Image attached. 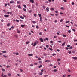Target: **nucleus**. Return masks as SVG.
<instances>
[{
	"mask_svg": "<svg viewBox=\"0 0 77 77\" xmlns=\"http://www.w3.org/2000/svg\"><path fill=\"white\" fill-rule=\"evenodd\" d=\"M37 44H38V41L36 40L35 42H34V45H33V46L34 47H35L36 46V45H37Z\"/></svg>",
	"mask_w": 77,
	"mask_h": 77,
	"instance_id": "nucleus-1",
	"label": "nucleus"
},
{
	"mask_svg": "<svg viewBox=\"0 0 77 77\" xmlns=\"http://www.w3.org/2000/svg\"><path fill=\"white\" fill-rule=\"evenodd\" d=\"M1 77H7L6 75H3V73H2L1 74Z\"/></svg>",
	"mask_w": 77,
	"mask_h": 77,
	"instance_id": "nucleus-2",
	"label": "nucleus"
},
{
	"mask_svg": "<svg viewBox=\"0 0 77 77\" xmlns=\"http://www.w3.org/2000/svg\"><path fill=\"white\" fill-rule=\"evenodd\" d=\"M46 12H49V8L48 7H47L46 8Z\"/></svg>",
	"mask_w": 77,
	"mask_h": 77,
	"instance_id": "nucleus-3",
	"label": "nucleus"
},
{
	"mask_svg": "<svg viewBox=\"0 0 77 77\" xmlns=\"http://www.w3.org/2000/svg\"><path fill=\"white\" fill-rule=\"evenodd\" d=\"M28 56H33V54H28Z\"/></svg>",
	"mask_w": 77,
	"mask_h": 77,
	"instance_id": "nucleus-4",
	"label": "nucleus"
},
{
	"mask_svg": "<svg viewBox=\"0 0 77 77\" xmlns=\"http://www.w3.org/2000/svg\"><path fill=\"white\" fill-rule=\"evenodd\" d=\"M4 17L5 18H7V17H9V15L5 14L4 15Z\"/></svg>",
	"mask_w": 77,
	"mask_h": 77,
	"instance_id": "nucleus-5",
	"label": "nucleus"
},
{
	"mask_svg": "<svg viewBox=\"0 0 77 77\" xmlns=\"http://www.w3.org/2000/svg\"><path fill=\"white\" fill-rule=\"evenodd\" d=\"M40 40L41 42H43V39L42 38H40Z\"/></svg>",
	"mask_w": 77,
	"mask_h": 77,
	"instance_id": "nucleus-6",
	"label": "nucleus"
},
{
	"mask_svg": "<svg viewBox=\"0 0 77 77\" xmlns=\"http://www.w3.org/2000/svg\"><path fill=\"white\" fill-rule=\"evenodd\" d=\"M17 6L18 7V8L20 9H21V6H20V5H17Z\"/></svg>",
	"mask_w": 77,
	"mask_h": 77,
	"instance_id": "nucleus-7",
	"label": "nucleus"
},
{
	"mask_svg": "<svg viewBox=\"0 0 77 77\" xmlns=\"http://www.w3.org/2000/svg\"><path fill=\"white\" fill-rule=\"evenodd\" d=\"M30 2H31L32 3H34V1L33 0H30Z\"/></svg>",
	"mask_w": 77,
	"mask_h": 77,
	"instance_id": "nucleus-8",
	"label": "nucleus"
},
{
	"mask_svg": "<svg viewBox=\"0 0 77 77\" xmlns=\"http://www.w3.org/2000/svg\"><path fill=\"white\" fill-rule=\"evenodd\" d=\"M2 71H3V72H5V69L4 68L2 69Z\"/></svg>",
	"mask_w": 77,
	"mask_h": 77,
	"instance_id": "nucleus-9",
	"label": "nucleus"
},
{
	"mask_svg": "<svg viewBox=\"0 0 77 77\" xmlns=\"http://www.w3.org/2000/svg\"><path fill=\"white\" fill-rule=\"evenodd\" d=\"M66 42H65L64 43H63L62 45V46H64L65 45V44Z\"/></svg>",
	"mask_w": 77,
	"mask_h": 77,
	"instance_id": "nucleus-10",
	"label": "nucleus"
},
{
	"mask_svg": "<svg viewBox=\"0 0 77 77\" xmlns=\"http://www.w3.org/2000/svg\"><path fill=\"white\" fill-rule=\"evenodd\" d=\"M14 1H10V3H11V4H12V3H14Z\"/></svg>",
	"mask_w": 77,
	"mask_h": 77,
	"instance_id": "nucleus-11",
	"label": "nucleus"
},
{
	"mask_svg": "<svg viewBox=\"0 0 77 77\" xmlns=\"http://www.w3.org/2000/svg\"><path fill=\"white\" fill-rule=\"evenodd\" d=\"M43 8L44 9H45V8H46V7L44 6V5H43Z\"/></svg>",
	"mask_w": 77,
	"mask_h": 77,
	"instance_id": "nucleus-12",
	"label": "nucleus"
},
{
	"mask_svg": "<svg viewBox=\"0 0 77 77\" xmlns=\"http://www.w3.org/2000/svg\"><path fill=\"white\" fill-rule=\"evenodd\" d=\"M20 18H21V19H24V18L22 16H20Z\"/></svg>",
	"mask_w": 77,
	"mask_h": 77,
	"instance_id": "nucleus-13",
	"label": "nucleus"
},
{
	"mask_svg": "<svg viewBox=\"0 0 77 77\" xmlns=\"http://www.w3.org/2000/svg\"><path fill=\"white\" fill-rule=\"evenodd\" d=\"M54 9L53 8H50V10L51 11H54Z\"/></svg>",
	"mask_w": 77,
	"mask_h": 77,
	"instance_id": "nucleus-14",
	"label": "nucleus"
},
{
	"mask_svg": "<svg viewBox=\"0 0 77 77\" xmlns=\"http://www.w3.org/2000/svg\"><path fill=\"white\" fill-rule=\"evenodd\" d=\"M72 59H75V60H76L77 59V57H73Z\"/></svg>",
	"mask_w": 77,
	"mask_h": 77,
	"instance_id": "nucleus-15",
	"label": "nucleus"
},
{
	"mask_svg": "<svg viewBox=\"0 0 77 77\" xmlns=\"http://www.w3.org/2000/svg\"><path fill=\"white\" fill-rule=\"evenodd\" d=\"M2 53H6V51H2Z\"/></svg>",
	"mask_w": 77,
	"mask_h": 77,
	"instance_id": "nucleus-16",
	"label": "nucleus"
},
{
	"mask_svg": "<svg viewBox=\"0 0 77 77\" xmlns=\"http://www.w3.org/2000/svg\"><path fill=\"white\" fill-rule=\"evenodd\" d=\"M25 26V25H21V27H22L23 28V27H24Z\"/></svg>",
	"mask_w": 77,
	"mask_h": 77,
	"instance_id": "nucleus-17",
	"label": "nucleus"
},
{
	"mask_svg": "<svg viewBox=\"0 0 77 77\" xmlns=\"http://www.w3.org/2000/svg\"><path fill=\"white\" fill-rule=\"evenodd\" d=\"M42 65H40V66H38V68H41V67H42Z\"/></svg>",
	"mask_w": 77,
	"mask_h": 77,
	"instance_id": "nucleus-18",
	"label": "nucleus"
},
{
	"mask_svg": "<svg viewBox=\"0 0 77 77\" xmlns=\"http://www.w3.org/2000/svg\"><path fill=\"white\" fill-rule=\"evenodd\" d=\"M11 67V66H10L7 65L6 66L7 68H10Z\"/></svg>",
	"mask_w": 77,
	"mask_h": 77,
	"instance_id": "nucleus-19",
	"label": "nucleus"
},
{
	"mask_svg": "<svg viewBox=\"0 0 77 77\" xmlns=\"http://www.w3.org/2000/svg\"><path fill=\"white\" fill-rule=\"evenodd\" d=\"M8 76H9V77H10V76H11V74H10V73H8Z\"/></svg>",
	"mask_w": 77,
	"mask_h": 77,
	"instance_id": "nucleus-20",
	"label": "nucleus"
},
{
	"mask_svg": "<svg viewBox=\"0 0 77 77\" xmlns=\"http://www.w3.org/2000/svg\"><path fill=\"white\" fill-rule=\"evenodd\" d=\"M62 36H63V37H66V35L64 34H63Z\"/></svg>",
	"mask_w": 77,
	"mask_h": 77,
	"instance_id": "nucleus-21",
	"label": "nucleus"
},
{
	"mask_svg": "<svg viewBox=\"0 0 77 77\" xmlns=\"http://www.w3.org/2000/svg\"><path fill=\"white\" fill-rule=\"evenodd\" d=\"M16 55H19V54L18 52H16L15 53Z\"/></svg>",
	"mask_w": 77,
	"mask_h": 77,
	"instance_id": "nucleus-22",
	"label": "nucleus"
},
{
	"mask_svg": "<svg viewBox=\"0 0 77 77\" xmlns=\"http://www.w3.org/2000/svg\"><path fill=\"white\" fill-rule=\"evenodd\" d=\"M35 5H36V6H39V5H38V3H35Z\"/></svg>",
	"mask_w": 77,
	"mask_h": 77,
	"instance_id": "nucleus-23",
	"label": "nucleus"
},
{
	"mask_svg": "<svg viewBox=\"0 0 77 77\" xmlns=\"http://www.w3.org/2000/svg\"><path fill=\"white\" fill-rule=\"evenodd\" d=\"M38 15H39V17H41V14H38Z\"/></svg>",
	"mask_w": 77,
	"mask_h": 77,
	"instance_id": "nucleus-24",
	"label": "nucleus"
},
{
	"mask_svg": "<svg viewBox=\"0 0 77 77\" xmlns=\"http://www.w3.org/2000/svg\"><path fill=\"white\" fill-rule=\"evenodd\" d=\"M34 17H37V15L36 14H34Z\"/></svg>",
	"mask_w": 77,
	"mask_h": 77,
	"instance_id": "nucleus-25",
	"label": "nucleus"
},
{
	"mask_svg": "<svg viewBox=\"0 0 77 77\" xmlns=\"http://www.w3.org/2000/svg\"><path fill=\"white\" fill-rule=\"evenodd\" d=\"M45 62H50V60H46L45 61Z\"/></svg>",
	"mask_w": 77,
	"mask_h": 77,
	"instance_id": "nucleus-26",
	"label": "nucleus"
},
{
	"mask_svg": "<svg viewBox=\"0 0 77 77\" xmlns=\"http://www.w3.org/2000/svg\"><path fill=\"white\" fill-rule=\"evenodd\" d=\"M29 43H30V42H26V44H29Z\"/></svg>",
	"mask_w": 77,
	"mask_h": 77,
	"instance_id": "nucleus-27",
	"label": "nucleus"
},
{
	"mask_svg": "<svg viewBox=\"0 0 77 77\" xmlns=\"http://www.w3.org/2000/svg\"><path fill=\"white\" fill-rule=\"evenodd\" d=\"M3 57H5V58H6V57H7V56H6L5 55H3Z\"/></svg>",
	"mask_w": 77,
	"mask_h": 77,
	"instance_id": "nucleus-28",
	"label": "nucleus"
},
{
	"mask_svg": "<svg viewBox=\"0 0 77 77\" xmlns=\"http://www.w3.org/2000/svg\"><path fill=\"white\" fill-rule=\"evenodd\" d=\"M61 9H62V10H63V9H64V8H63V7H61L60 8Z\"/></svg>",
	"mask_w": 77,
	"mask_h": 77,
	"instance_id": "nucleus-29",
	"label": "nucleus"
},
{
	"mask_svg": "<svg viewBox=\"0 0 77 77\" xmlns=\"http://www.w3.org/2000/svg\"><path fill=\"white\" fill-rule=\"evenodd\" d=\"M40 20L41 22V21H42V17H40Z\"/></svg>",
	"mask_w": 77,
	"mask_h": 77,
	"instance_id": "nucleus-30",
	"label": "nucleus"
},
{
	"mask_svg": "<svg viewBox=\"0 0 77 77\" xmlns=\"http://www.w3.org/2000/svg\"><path fill=\"white\" fill-rule=\"evenodd\" d=\"M69 49H70L71 50V49H72V46L70 47H69Z\"/></svg>",
	"mask_w": 77,
	"mask_h": 77,
	"instance_id": "nucleus-31",
	"label": "nucleus"
},
{
	"mask_svg": "<svg viewBox=\"0 0 77 77\" xmlns=\"http://www.w3.org/2000/svg\"><path fill=\"white\" fill-rule=\"evenodd\" d=\"M23 10L24 11H26V10L24 8H23Z\"/></svg>",
	"mask_w": 77,
	"mask_h": 77,
	"instance_id": "nucleus-32",
	"label": "nucleus"
},
{
	"mask_svg": "<svg viewBox=\"0 0 77 77\" xmlns=\"http://www.w3.org/2000/svg\"><path fill=\"white\" fill-rule=\"evenodd\" d=\"M20 32H21V31H18L17 32V33H20Z\"/></svg>",
	"mask_w": 77,
	"mask_h": 77,
	"instance_id": "nucleus-33",
	"label": "nucleus"
},
{
	"mask_svg": "<svg viewBox=\"0 0 77 77\" xmlns=\"http://www.w3.org/2000/svg\"><path fill=\"white\" fill-rule=\"evenodd\" d=\"M53 71L54 72H57V70L56 69H54L53 70Z\"/></svg>",
	"mask_w": 77,
	"mask_h": 77,
	"instance_id": "nucleus-34",
	"label": "nucleus"
},
{
	"mask_svg": "<svg viewBox=\"0 0 77 77\" xmlns=\"http://www.w3.org/2000/svg\"><path fill=\"white\" fill-rule=\"evenodd\" d=\"M72 52L71 51H68V53H69V54H71V53Z\"/></svg>",
	"mask_w": 77,
	"mask_h": 77,
	"instance_id": "nucleus-35",
	"label": "nucleus"
},
{
	"mask_svg": "<svg viewBox=\"0 0 77 77\" xmlns=\"http://www.w3.org/2000/svg\"><path fill=\"white\" fill-rule=\"evenodd\" d=\"M20 3V2L19 1H17V4H19V3Z\"/></svg>",
	"mask_w": 77,
	"mask_h": 77,
	"instance_id": "nucleus-36",
	"label": "nucleus"
},
{
	"mask_svg": "<svg viewBox=\"0 0 77 77\" xmlns=\"http://www.w3.org/2000/svg\"><path fill=\"white\" fill-rule=\"evenodd\" d=\"M68 33H71V30H68Z\"/></svg>",
	"mask_w": 77,
	"mask_h": 77,
	"instance_id": "nucleus-37",
	"label": "nucleus"
},
{
	"mask_svg": "<svg viewBox=\"0 0 77 77\" xmlns=\"http://www.w3.org/2000/svg\"><path fill=\"white\" fill-rule=\"evenodd\" d=\"M32 23H33L34 24H35L36 23V22L35 21H32Z\"/></svg>",
	"mask_w": 77,
	"mask_h": 77,
	"instance_id": "nucleus-38",
	"label": "nucleus"
},
{
	"mask_svg": "<svg viewBox=\"0 0 77 77\" xmlns=\"http://www.w3.org/2000/svg\"><path fill=\"white\" fill-rule=\"evenodd\" d=\"M36 29H39V27H38V25H36Z\"/></svg>",
	"mask_w": 77,
	"mask_h": 77,
	"instance_id": "nucleus-39",
	"label": "nucleus"
},
{
	"mask_svg": "<svg viewBox=\"0 0 77 77\" xmlns=\"http://www.w3.org/2000/svg\"><path fill=\"white\" fill-rule=\"evenodd\" d=\"M49 49L50 50H51V51H52V50H53V49L51 48H49Z\"/></svg>",
	"mask_w": 77,
	"mask_h": 77,
	"instance_id": "nucleus-40",
	"label": "nucleus"
},
{
	"mask_svg": "<svg viewBox=\"0 0 77 77\" xmlns=\"http://www.w3.org/2000/svg\"><path fill=\"white\" fill-rule=\"evenodd\" d=\"M23 6L24 8H26V5H23Z\"/></svg>",
	"mask_w": 77,
	"mask_h": 77,
	"instance_id": "nucleus-41",
	"label": "nucleus"
},
{
	"mask_svg": "<svg viewBox=\"0 0 77 77\" xmlns=\"http://www.w3.org/2000/svg\"><path fill=\"white\" fill-rule=\"evenodd\" d=\"M62 21H63V19H61L60 20V22H62Z\"/></svg>",
	"mask_w": 77,
	"mask_h": 77,
	"instance_id": "nucleus-42",
	"label": "nucleus"
},
{
	"mask_svg": "<svg viewBox=\"0 0 77 77\" xmlns=\"http://www.w3.org/2000/svg\"><path fill=\"white\" fill-rule=\"evenodd\" d=\"M14 37H15V38H18V36L17 35H15Z\"/></svg>",
	"mask_w": 77,
	"mask_h": 77,
	"instance_id": "nucleus-43",
	"label": "nucleus"
},
{
	"mask_svg": "<svg viewBox=\"0 0 77 77\" xmlns=\"http://www.w3.org/2000/svg\"><path fill=\"white\" fill-rule=\"evenodd\" d=\"M30 66H33V64H30Z\"/></svg>",
	"mask_w": 77,
	"mask_h": 77,
	"instance_id": "nucleus-44",
	"label": "nucleus"
},
{
	"mask_svg": "<svg viewBox=\"0 0 77 77\" xmlns=\"http://www.w3.org/2000/svg\"><path fill=\"white\" fill-rule=\"evenodd\" d=\"M16 22H17V23H18V22H19V20H16Z\"/></svg>",
	"mask_w": 77,
	"mask_h": 77,
	"instance_id": "nucleus-45",
	"label": "nucleus"
},
{
	"mask_svg": "<svg viewBox=\"0 0 77 77\" xmlns=\"http://www.w3.org/2000/svg\"><path fill=\"white\" fill-rule=\"evenodd\" d=\"M43 55L44 56H47V54H46V53H44V54Z\"/></svg>",
	"mask_w": 77,
	"mask_h": 77,
	"instance_id": "nucleus-46",
	"label": "nucleus"
},
{
	"mask_svg": "<svg viewBox=\"0 0 77 77\" xmlns=\"http://www.w3.org/2000/svg\"><path fill=\"white\" fill-rule=\"evenodd\" d=\"M55 55H56V54H52V56H55Z\"/></svg>",
	"mask_w": 77,
	"mask_h": 77,
	"instance_id": "nucleus-47",
	"label": "nucleus"
},
{
	"mask_svg": "<svg viewBox=\"0 0 77 77\" xmlns=\"http://www.w3.org/2000/svg\"><path fill=\"white\" fill-rule=\"evenodd\" d=\"M72 5H74V2H72Z\"/></svg>",
	"mask_w": 77,
	"mask_h": 77,
	"instance_id": "nucleus-48",
	"label": "nucleus"
},
{
	"mask_svg": "<svg viewBox=\"0 0 77 77\" xmlns=\"http://www.w3.org/2000/svg\"><path fill=\"white\" fill-rule=\"evenodd\" d=\"M5 7H6V6H7V4H5Z\"/></svg>",
	"mask_w": 77,
	"mask_h": 77,
	"instance_id": "nucleus-49",
	"label": "nucleus"
},
{
	"mask_svg": "<svg viewBox=\"0 0 77 77\" xmlns=\"http://www.w3.org/2000/svg\"><path fill=\"white\" fill-rule=\"evenodd\" d=\"M38 60H41V58L40 57L38 58Z\"/></svg>",
	"mask_w": 77,
	"mask_h": 77,
	"instance_id": "nucleus-50",
	"label": "nucleus"
},
{
	"mask_svg": "<svg viewBox=\"0 0 77 77\" xmlns=\"http://www.w3.org/2000/svg\"><path fill=\"white\" fill-rule=\"evenodd\" d=\"M68 23H69V21H66V24H68Z\"/></svg>",
	"mask_w": 77,
	"mask_h": 77,
	"instance_id": "nucleus-51",
	"label": "nucleus"
},
{
	"mask_svg": "<svg viewBox=\"0 0 77 77\" xmlns=\"http://www.w3.org/2000/svg\"><path fill=\"white\" fill-rule=\"evenodd\" d=\"M48 76V75H44V77H47Z\"/></svg>",
	"mask_w": 77,
	"mask_h": 77,
	"instance_id": "nucleus-52",
	"label": "nucleus"
},
{
	"mask_svg": "<svg viewBox=\"0 0 77 77\" xmlns=\"http://www.w3.org/2000/svg\"><path fill=\"white\" fill-rule=\"evenodd\" d=\"M10 26V23H9L7 24V26Z\"/></svg>",
	"mask_w": 77,
	"mask_h": 77,
	"instance_id": "nucleus-53",
	"label": "nucleus"
},
{
	"mask_svg": "<svg viewBox=\"0 0 77 77\" xmlns=\"http://www.w3.org/2000/svg\"><path fill=\"white\" fill-rule=\"evenodd\" d=\"M65 26H66V27H68V28L69 27V26H67L66 25H65Z\"/></svg>",
	"mask_w": 77,
	"mask_h": 77,
	"instance_id": "nucleus-54",
	"label": "nucleus"
},
{
	"mask_svg": "<svg viewBox=\"0 0 77 77\" xmlns=\"http://www.w3.org/2000/svg\"><path fill=\"white\" fill-rule=\"evenodd\" d=\"M57 60L58 61H60V59L59 58V59H58Z\"/></svg>",
	"mask_w": 77,
	"mask_h": 77,
	"instance_id": "nucleus-55",
	"label": "nucleus"
},
{
	"mask_svg": "<svg viewBox=\"0 0 77 77\" xmlns=\"http://www.w3.org/2000/svg\"><path fill=\"white\" fill-rule=\"evenodd\" d=\"M46 47L47 48H48V45H47L46 46Z\"/></svg>",
	"mask_w": 77,
	"mask_h": 77,
	"instance_id": "nucleus-56",
	"label": "nucleus"
},
{
	"mask_svg": "<svg viewBox=\"0 0 77 77\" xmlns=\"http://www.w3.org/2000/svg\"><path fill=\"white\" fill-rule=\"evenodd\" d=\"M38 63H42V62L41 61H39Z\"/></svg>",
	"mask_w": 77,
	"mask_h": 77,
	"instance_id": "nucleus-57",
	"label": "nucleus"
},
{
	"mask_svg": "<svg viewBox=\"0 0 77 77\" xmlns=\"http://www.w3.org/2000/svg\"><path fill=\"white\" fill-rule=\"evenodd\" d=\"M58 42H59V43H61V41H58Z\"/></svg>",
	"mask_w": 77,
	"mask_h": 77,
	"instance_id": "nucleus-58",
	"label": "nucleus"
},
{
	"mask_svg": "<svg viewBox=\"0 0 77 77\" xmlns=\"http://www.w3.org/2000/svg\"><path fill=\"white\" fill-rule=\"evenodd\" d=\"M42 32H40L39 33V35H42Z\"/></svg>",
	"mask_w": 77,
	"mask_h": 77,
	"instance_id": "nucleus-59",
	"label": "nucleus"
},
{
	"mask_svg": "<svg viewBox=\"0 0 77 77\" xmlns=\"http://www.w3.org/2000/svg\"><path fill=\"white\" fill-rule=\"evenodd\" d=\"M46 40H47V41H48V38H46Z\"/></svg>",
	"mask_w": 77,
	"mask_h": 77,
	"instance_id": "nucleus-60",
	"label": "nucleus"
},
{
	"mask_svg": "<svg viewBox=\"0 0 77 77\" xmlns=\"http://www.w3.org/2000/svg\"><path fill=\"white\" fill-rule=\"evenodd\" d=\"M42 72H41L40 73V75H42Z\"/></svg>",
	"mask_w": 77,
	"mask_h": 77,
	"instance_id": "nucleus-61",
	"label": "nucleus"
},
{
	"mask_svg": "<svg viewBox=\"0 0 77 77\" xmlns=\"http://www.w3.org/2000/svg\"><path fill=\"white\" fill-rule=\"evenodd\" d=\"M57 51L59 52V51H60V50H59V49H57Z\"/></svg>",
	"mask_w": 77,
	"mask_h": 77,
	"instance_id": "nucleus-62",
	"label": "nucleus"
},
{
	"mask_svg": "<svg viewBox=\"0 0 77 77\" xmlns=\"http://www.w3.org/2000/svg\"><path fill=\"white\" fill-rule=\"evenodd\" d=\"M45 3H48V1H46V2H45Z\"/></svg>",
	"mask_w": 77,
	"mask_h": 77,
	"instance_id": "nucleus-63",
	"label": "nucleus"
},
{
	"mask_svg": "<svg viewBox=\"0 0 77 77\" xmlns=\"http://www.w3.org/2000/svg\"><path fill=\"white\" fill-rule=\"evenodd\" d=\"M65 76H66V75H63V77H65Z\"/></svg>",
	"mask_w": 77,
	"mask_h": 77,
	"instance_id": "nucleus-64",
	"label": "nucleus"
}]
</instances>
